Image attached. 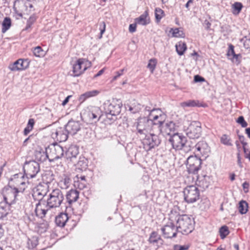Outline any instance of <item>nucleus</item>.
Masks as SVG:
<instances>
[{"label":"nucleus","instance_id":"1","mask_svg":"<svg viewBox=\"0 0 250 250\" xmlns=\"http://www.w3.org/2000/svg\"><path fill=\"white\" fill-rule=\"evenodd\" d=\"M166 115L158 108H153L150 111L148 117H140L134 124L136 128V134L140 138L156 130L157 125L159 126L165 121Z\"/></svg>","mask_w":250,"mask_h":250},{"label":"nucleus","instance_id":"2","mask_svg":"<svg viewBox=\"0 0 250 250\" xmlns=\"http://www.w3.org/2000/svg\"><path fill=\"white\" fill-rule=\"evenodd\" d=\"M64 199L62 191L59 189H55L49 194V197L45 202H38L35 211L37 216L41 218H51L56 214V208L60 207Z\"/></svg>","mask_w":250,"mask_h":250},{"label":"nucleus","instance_id":"3","mask_svg":"<svg viewBox=\"0 0 250 250\" xmlns=\"http://www.w3.org/2000/svg\"><path fill=\"white\" fill-rule=\"evenodd\" d=\"M64 155L63 147L57 144H51L46 148L45 154L40 159L42 162L47 158L49 161L52 162L62 158Z\"/></svg>","mask_w":250,"mask_h":250},{"label":"nucleus","instance_id":"4","mask_svg":"<svg viewBox=\"0 0 250 250\" xmlns=\"http://www.w3.org/2000/svg\"><path fill=\"white\" fill-rule=\"evenodd\" d=\"M176 226L178 231L188 234L194 229L193 220L187 215H179L176 219Z\"/></svg>","mask_w":250,"mask_h":250},{"label":"nucleus","instance_id":"5","mask_svg":"<svg viewBox=\"0 0 250 250\" xmlns=\"http://www.w3.org/2000/svg\"><path fill=\"white\" fill-rule=\"evenodd\" d=\"M155 130L141 138L144 148L147 151L157 146L160 144L161 141L157 134L158 133Z\"/></svg>","mask_w":250,"mask_h":250},{"label":"nucleus","instance_id":"6","mask_svg":"<svg viewBox=\"0 0 250 250\" xmlns=\"http://www.w3.org/2000/svg\"><path fill=\"white\" fill-rule=\"evenodd\" d=\"M32 4L26 0H17L14 5L15 13L20 17L22 16V14H29L33 8Z\"/></svg>","mask_w":250,"mask_h":250},{"label":"nucleus","instance_id":"7","mask_svg":"<svg viewBox=\"0 0 250 250\" xmlns=\"http://www.w3.org/2000/svg\"><path fill=\"white\" fill-rule=\"evenodd\" d=\"M20 191L17 188H12L10 186L4 187L1 190L2 198L3 199L4 202L6 203L8 205L12 204L15 200L17 194Z\"/></svg>","mask_w":250,"mask_h":250},{"label":"nucleus","instance_id":"8","mask_svg":"<svg viewBox=\"0 0 250 250\" xmlns=\"http://www.w3.org/2000/svg\"><path fill=\"white\" fill-rule=\"evenodd\" d=\"M183 192L184 199L188 203H193L199 199V190L195 186H188Z\"/></svg>","mask_w":250,"mask_h":250},{"label":"nucleus","instance_id":"9","mask_svg":"<svg viewBox=\"0 0 250 250\" xmlns=\"http://www.w3.org/2000/svg\"><path fill=\"white\" fill-rule=\"evenodd\" d=\"M90 66L91 62L83 58L79 59L73 65V76H80Z\"/></svg>","mask_w":250,"mask_h":250},{"label":"nucleus","instance_id":"10","mask_svg":"<svg viewBox=\"0 0 250 250\" xmlns=\"http://www.w3.org/2000/svg\"><path fill=\"white\" fill-rule=\"evenodd\" d=\"M24 172L27 179L35 178L40 171V166L35 161L26 162L24 166Z\"/></svg>","mask_w":250,"mask_h":250},{"label":"nucleus","instance_id":"11","mask_svg":"<svg viewBox=\"0 0 250 250\" xmlns=\"http://www.w3.org/2000/svg\"><path fill=\"white\" fill-rule=\"evenodd\" d=\"M122 104L118 101L113 100L112 102L107 101L104 104L105 113L107 115L116 116L121 112Z\"/></svg>","mask_w":250,"mask_h":250},{"label":"nucleus","instance_id":"12","mask_svg":"<svg viewBox=\"0 0 250 250\" xmlns=\"http://www.w3.org/2000/svg\"><path fill=\"white\" fill-rule=\"evenodd\" d=\"M185 132L190 139L199 138L202 133L201 123L196 121L192 122L185 130Z\"/></svg>","mask_w":250,"mask_h":250},{"label":"nucleus","instance_id":"13","mask_svg":"<svg viewBox=\"0 0 250 250\" xmlns=\"http://www.w3.org/2000/svg\"><path fill=\"white\" fill-rule=\"evenodd\" d=\"M163 122L161 125H157L156 127V132H161L164 136H171L172 134L175 133L176 130V125L174 122L172 121L167 123Z\"/></svg>","mask_w":250,"mask_h":250},{"label":"nucleus","instance_id":"14","mask_svg":"<svg viewBox=\"0 0 250 250\" xmlns=\"http://www.w3.org/2000/svg\"><path fill=\"white\" fill-rule=\"evenodd\" d=\"M169 141L174 149L181 150L186 145L187 138L179 133H174L170 136Z\"/></svg>","mask_w":250,"mask_h":250},{"label":"nucleus","instance_id":"15","mask_svg":"<svg viewBox=\"0 0 250 250\" xmlns=\"http://www.w3.org/2000/svg\"><path fill=\"white\" fill-rule=\"evenodd\" d=\"M201 163V160L197 157H188L187 160V167L188 172L196 173L200 168Z\"/></svg>","mask_w":250,"mask_h":250},{"label":"nucleus","instance_id":"16","mask_svg":"<svg viewBox=\"0 0 250 250\" xmlns=\"http://www.w3.org/2000/svg\"><path fill=\"white\" fill-rule=\"evenodd\" d=\"M163 236L166 238H172L176 236L178 231L177 226H175L173 223L168 222L161 229Z\"/></svg>","mask_w":250,"mask_h":250},{"label":"nucleus","instance_id":"17","mask_svg":"<svg viewBox=\"0 0 250 250\" xmlns=\"http://www.w3.org/2000/svg\"><path fill=\"white\" fill-rule=\"evenodd\" d=\"M48 192V186L46 185L39 184L34 189L33 193V197L39 201V202H45L42 200Z\"/></svg>","mask_w":250,"mask_h":250},{"label":"nucleus","instance_id":"18","mask_svg":"<svg viewBox=\"0 0 250 250\" xmlns=\"http://www.w3.org/2000/svg\"><path fill=\"white\" fill-rule=\"evenodd\" d=\"M68 133L65 127H59L53 130L51 133V137L60 142H65L68 138Z\"/></svg>","mask_w":250,"mask_h":250},{"label":"nucleus","instance_id":"19","mask_svg":"<svg viewBox=\"0 0 250 250\" xmlns=\"http://www.w3.org/2000/svg\"><path fill=\"white\" fill-rule=\"evenodd\" d=\"M29 65V62L27 59H20L10 64L8 68L12 71H21L26 69Z\"/></svg>","mask_w":250,"mask_h":250},{"label":"nucleus","instance_id":"20","mask_svg":"<svg viewBox=\"0 0 250 250\" xmlns=\"http://www.w3.org/2000/svg\"><path fill=\"white\" fill-rule=\"evenodd\" d=\"M85 114L89 118V121L96 122L100 118V109L96 106H89L87 107V110H85Z\"/></svg>","mask_w":250,"mask_h":250},{"label":"nucleus","instance_id":"21","mask_svg":"<svg viewBox=\"0 0 250 250\" xmlns=\"http://www.w3.org/2000/svg\"><path fill=\"white\" fill-rule=\"evenodd\" d=\"M65 128L68 134L72 135L76 134L81 129V124L79 122L69 121Z\"/></svg>","mask_w":250,"mask_h":250},{"label":"nucleus","instance_id":"22","mask_svg":"<svg viewBox=\"0 0 250 250\" xmlns=\"http://www.w3.org/2000/svg\"><path fill=\"white\" fill-rule=\"evenodd\" d=\"M79 154L78 147L76 146H71L65 152V156L67 160L75 164L76 157Z\"/></svg>","mask_w":250,"mask_h":250},{"label":"nucleus","instance_id":"23","mask_svg":"<svg viewBox=\"0 0 250 250\" xmlns=\"http://www.w3.org/2000/svg\"><path fill=\"white\" fill-rule=\"evenodd\" d=\"M24 176L21 173L15 174L11 178V181L15 183L17 186H19L18 189L20 192H23L25 189L26 183L24 181Z\"/></svg>","mask_w":250,"mask_h":250},{"label":"nucleus","instance_id":"24","mask_svg":"<svg viewBox=\"0 0 250 250\" xmlns=\"http://www.w3.org/2000/svg\"><path fill=\"white\" fill-rule=\"evenodd\" d=\"M227 55L228 59L231 60L233 63L236 64H238L239 63L240 60L239 57L240 55L235 53L234 46L232 44L229 45Z\"/></svg>","mask_w":250,"mask_h":250},{"label":"nucleus","instance_id":"25","mask_svg":"<svg viewBox=\"0 0 250 250\" xmlns=\"http://www.w3.org/2000/svg\"><path fill=\"white\" fill-rule=\"evenodd\" d=\"M195 149L196 150L198 154L205 155L209 151V147L208 144L204 141L199 142L195 146Z\"/></svg>","mask_w":250,"mask_h":250},{"label":"nucleus","instance_id":"26","mask_svg":"<svg viewBox=\"0 0 250 250\" xmlns=\"http://www.w3.org/2000/svg\"><path fill=\"white\" fill-rule=\"evenodd\" d=\"M210 179L209 176L205 175L198 177L196 181V185L203 189L208 188L210 185Z\"/></svg>","mask_w":250,"mask_h":250},{"label":"nucleus","instance_id":"27","mask_svg":"<svg viewBox=\"0 0 250 250\" xmlns=\"http://www.w3.org/2000/svg\"><path fill=\"white\" fill-rule=\"evenodd\" d=\"M79 192L76 189H71L66 194V197L67 202L71 204L75 202L79 198Z\"/></svg>","mask_w":250,"mask_h":250},{"label":"nucleus","instance_id":"28","mask_svg":"<svg viewBox=\"0 0 250 250\" xmlns=\"http://www.w3.org/2000/svg\"><path fill=\"white\" fill-rule=\"evenodd\" d=\"M135 21L137 24L145 25L149 22V18L147 10L142 14L139 17L135 19Z\"/></svg>","mask_w":250,"mask_h":250},{"label":"nucleus","instance_id":"29","mask_svg":"<svg viewBox=\"0 0 250 250\" xmlns=\"http://www.w3.org/2000/svg\"><path fill=\"white\" fill-rule=\"evenodd\" d=\"M68 220V217L67 214L61 213L56 217L55 222L58 226L63 227L65 226Z\"/></svg>","mask_w":250,"mask_h":250},{"label":"nucleus","instance_id":"30","mask_svg":"<svg viewBox=\"0 0 250 250\" xmlns=\"http://www.w3.org/2000/svg\"><path fill=\"white\" fill-rule=\"evenodd\" d=\"M99 91L97 90H93L92 91H87L81 95L79 98V101L80 103H83L87 99L97 96L99 94Z\"/></svg>","mask_w":250,"mask_h":250},{"label":"nucleus","instance_id":"31","mask_svg":"<svg viewBox=\"0 0 250 250\" xmlns=\"http://www.w3.org/2000/svg\"><path fill=\"white\" fill-rule=\"evenodd\" d=\"M9 208V205L3 201L0 202V219L7 214Z\"/></svg>","mask_w":250,"mask_h":250},{"label":"nucleus","instance_id":"32","mask_svg":"<svg viewBox=\"0 0 250 250\" xmlns=\"http://www.w3.org/2000/svg\"><path fill=\"white\" fill-rule=\"evenodd\" d=\"M176 51L180 56L183 55L187 49L186 43L179 42L175 45Z\"/></svg>","mask_w":250,"mask_h":250},{"label":"nucleus","instance_id":"33","mask_svg":"<svg viewBox=\"0 0 250 250\" xmlns=\"http://www.w3.org/2000/svg\"><path fill=\"white\" fill-rule=\"evenodd\" d=\"M59 187L62 189L67 188L70 184V179L67 176H64L59 182Z\"/></svg>","mask_w":250,"mask_h":250},{"label":"nucleus","instance_id":"34","mask_svg":"<svg viewBox=\"0 0 250 250\" xmlns=\"http://www.w3.org/2000/svg\"><path fill=\"white\" fill-rule=\"evenodd\" d=\"M86 184L87 183L86 181H79L78 175L76 176V177L74 178V187L79 188L80 189H83L84 188H85L86 187Z\"/></svg>","mask_w":250,"mask_h":250},{"label":"nucleus","instance_id":"35","mask_svg":"<svg viewBox=\"0 0 250 250\" xmlns=\"http://www.w3.org/2000/svg\"><path fill=\"white\" fill-rule=\"evenodd\" d=\"M181 106L185 107H194V106H200L199 102L195 100H189L187 102H183L181 103Z\"/></svg>","mask_w":250,"mask_h":250},{"label":"nucleus","instance_id":"36","mask_svg":"<svg viewBox=\"0 0 250 250\" xmlns=\"http://www.w3.org/2000/svg\"><path fill=\"white\" fill-rule=\"evenodd\" d=\"M161 240L160 236L155 231H153L150 235L148 241L150 243L154 244Z\"/></svg>","mask_w":250,"mask_h":250},{"label":"nucleus","instance_id":"37","mask_svg":"<svg viewBox=\"0 0 250 250\" xmlns=\"http://www.w3.org/2000/svg\"><path fill=\"white\" fill-rule=\"evenodd\" d=\"M11 26V20L10 18H4L2 23V31H6L8 30Z\"/></svg>","mask_w":250,"mask_h":250},{"label":"nucleus","instance_id":"38","mask_svg":"<svg viewBox=\"0 0 250 250\" xmlns=\"http://www.w3.org/2000/svg\"><path fill=\"white\" fill-rule=\"evenodd\" d=\"M35 124V121L33 119H30L28 120V122L27 126L24 129V134L27 135L32 129Z\"/></svg>","mask_w":250,"mask_h":250},{"label":"nucleus","instance_id":"39","mask_svg":"<svg viewBox=\"0 0 250 250\" xmlns=\"http://www.w3.org/2000/svg\"><path fill=\"white\" fill-rule=\"evenodd\" d=\"M239 211L241 214H245L248 211V204L246 201H241L239 204Z\"/></svg>","mask_w":250,"mask_h":250},{"label":"nucleus","instance_id":"40","mask_svg":"<svg viewBox=\"0 0 250 250\" xmlns=\"http://www.w3.org/2000/svg\"><path fill=\"white\" fill-rule=\"evenodd\" d=\"M243 7V5L241 3L239 2H235L232 5V8L233 9L232 13L234 14H238L242 8Z\"/></svg>","mask_w":250,"mask_h":250},{"label":"nucleus","instance_id":"41","mask_svg":"<svg viewBox=\"0 0 250 250\" xmlns=\"http://www.w3.org/2000/svg\"><path fill=\"white\" fill-rule=\"evenodd\" d=\"M164 15V12L163 10L160 8H156L155 10V16L157 22H159Z\"/></svg>","mask_w":250,"mask_h":250},{"label":"nucleus","instance_id":"42","mask_svg":"<svg viewBox=\"0 0 250 250\" xmlns=\"http://www.w3.org/2000/svg\"><path fill=\"white\" fill-rule=\"evenodd\" d=\"M157 60L154 58L151 59L149 61V62H148L147 67L148 68H149V69L150 70L151 73H153V72L155 69V67H156V66L157 64Z\"/></svg>","mask_w":250,"mask_h":250},{"label":"nucleus","instance_id":"43","mask_svg":"<svg viewBox=\"0 0 250 250\" xmlns=\"http://www.w3.org/2000/svg\"><path fill=\"white\" fill-rule=\"evenodd\" d=\"M33 53L34 55L38 57H42L44 55V52L41 48V47L38 46L34 48L33 50Z\"/></svg>","mask_w":250,"mask_h":250},{"label":"nucleus","instance_id":"44","mask_svg":"<svg viewBox=\"0 0 250 250\" xmlns=\"http://www.w3.org/2000/svg\"><path fill=\"white\" fill-rule=\"evenodd\" d=\"M36 16L35 15H33L28 19L27 22L26 26L25 28V30H32L31 28L32 24L36 21Z\"/></svg>","mask_w":250,"mask_h":250},{"label":"nucleus","instance_id":"45","mask_svg":"<svg viewBox=\"0 0 250 250\" xmlns=\"http://www.w3.org/2000/svg\"><path fill=\"white\" fill-rule=\"evenodd\" d=\"M220 237L222 239L225 238L229 233V230L228 227L226 226H222L219 229Z\"/></svg>","mask_w":250,"mask_h":250},{"label":"nucleus","instance_id":"46","mask_svg":"<svg viewBox=\"0 0 250 250\" xmlns=\"http://www.w3.org/2000/svg\"><path fill=\"white\" fill-rule=\"evenodd\" d=\"M221 142L224 145L231 146V140L226 134H224L221 138Z\"/></svg>","mask_w":250,"mask_h":250},{"label":"nucleus","instance_id":"47","mask_svg":"<svg viewBox=\"0 0 250 250\" xmlns=\"http://www.w3.org/2000/svg\"><path fill=\"white\" fill-rule=\"evenodd\" d=\"M243 42L244 45L247 48H250V33L249 32L248 35H245L243 38L241 40Z\"/></svg>","mask_w":250,"mask_h":250},{"label":"nucleus","instance_id":"48","mask_svg":"<svg viewBox=\"0 0 250 250\" xmlns=\"http://www.w3.org/2000/svg\"><path fill=\"white\" fill-rule=\"evenodd\" d=\"M141 109V105L140 104H138L137 105H135L134 106H130L129 107V110L132 113H136L138 112Z\"/></svg>","mask_w":250,"mask_h":250},{"label":"nucleus","instance_id":"49","mask_svg":"<svg viewBox=\"0 0 250 250\" xmlns=\"http://www.w3.org/2000/svg\"><path fill=\"white\" fill-rule=\"evenodd\" d=\"M237 122L238 124H240L243 127H245L248 125L247 123L245 121L243 116H240L238 118Z\"/></svg>","mask_w":250,"mask_h":250},{"label":"nucleus","instance_id":"50","mask_svg":"<svg viewBox=\"0 0 250 250\" xmlns=\"http://www.w3.org/2000/svg\"><path fill=\"white\" fill-rule=\"evenodd\" d=\"M239 139L240 142L243 145V148L244 149V153H246V146L247 145V143L245 141V138L243 136H239Z\"/></svg>","mask_w":250,"mask_h":250},{"label":"nucleus","instance_id":"51","mask_svg":"<svg viewBox=\"0 0 250 250\" xmlns=\"http://www.w3.org/2000/svg\"><path fill=\"white\" fill-rule=\"evenodd\" d=\"M124 70H125V69L124 68V69H122L119 70V71L116 72V75L113 78V80H114V81L116 80L118 78H119L121 76H122L123 74V72H124Z\"/></svg>","mask_w":250,"mask_h":250},{"label":"nucleus","instance_id":"52","mask_svg":"<svg viewBox=\"0 0 250 250\" xmlns=\"http://www.w3.org/2000/svg\"><path fill=\"white\" fill-rule=\"evenodd\" d=\"M170 37L175 38H184L185 37V35L183 32H182L181 34H180V32H172Z\"/></svg>","mask_w":250,"mask_h":250},{"label":"nucleus","instance_id":"53","mask_svg":"<svg viewBox=\"0 0 250 250\" xmlns=\"http://www.w3.org/2000/svg\"><path fill=\"white\" fill-rule=\"evenodd\" d=\"M195 82H202L205 81V79L199 75H195L194 77Z\"/></svg>","mask_w":250,"mask_h":250},{"label":"nucleus","instance_id":"54","mask_svg":"<svg viewBox=\"0 0 250 250\" xmlns=\"http://www.w3.org/2000/svg\"><path fill=\"white\" fill-rule=\"evenodd\" d=\"M188 246H180V245H176L174 247L175 250H186L188 249Z\"/></svg>","mask_w":250,"mask_h":250},{"label":"nucleus","instance_id":"55","mask_svg":"<svg viewBox=\"0 0 250 250\" xmlns=\"http://www.w3.org/2000/svg\"><path fill=\"white\" fill-rule=\"evenodd\" d=\"M237 158L238 165H239V166L240 167H242L243 165H242V163L241 160V156H240V154L239 153V152H237Z\"/></svg>","mask_w":250,"mask_h":250},{"label":"nucleus","instance_id":"56","mask_svg":"<svg viewBox=\"0 0 250 250\" xmlns=\"http://www.w3.org/2000/svg\"><path fill=\"white\" fill-rule=\"evenodd\" d=\"M137 24L135 21V23L130 24L129 30V31H135L136 28V25Z\"/></svg>","mask_w":250,"mask_h":250},{"label":"nucleus","instance_id":"57","mask_svg":"<svg viewBox=\"0 0 250 250\" xmlns=\"http://www.w3.org/2000/svg\"><path fill=\"white\" fill-rule=\"evenodd\" d=\"M43 154H45L44 152H42V153L41 152H38L36 153V158L37 159H38L39 161H40V158H42V155H43Z\"/></svg>","mask_w":250,"mask_h":250},{"label":"nucleus","instance_id":"58","mask_svg":"<svg viewBox=\"0 0 250 250\" xmlns=\"http://www.w3.org/2000/svg\"><path fill=\"white\" fill-rule=\"evenodd\" d=\"M71 95H69L64 99V100L62 103V105L63 106H64L68 102L70 98L71 97Z\"/></svg>","mask_w":250,"mask_h":250},{"label":"nucleus","instance_id":"59","mask_svg":"<svg viewBox=\"0 0 250 250\" xmlns=\"http://www.w3.org/2000/svg\"><path fill=\"white\" fill-rule=\"evenodd\" d=\"M100 31H105V24L104 22H103L102 23V24L101 25V27L100 28Z\"/></svg>","mask_w":250,"mask_h":250},{"label":"nucleus","instance_id":"60","mask_svg":"<svg viewBox=\"0 0 250 250\" xmlns=\"http://www.w3.org/2000/svg\"><path fill=\"white\" fill-rule=\"evenodd\" d=\"M83 161L84 160L83 159V160H80L79 161V162H78V165H80V166H83V167H85L87 166L86 164H85V163H84L83 162Z\"/></svg>","mask_w":250,"mask_h":250},{"label":"nucleus","instance_id":"61","mask_svg":"<svg viewBox=\"0 0 250 250\" xmlns=\"http://www.w3.org/2000/svg\"><path fill=\"white\" fill-rule=\"evenodd\" d=\"M235 144L237 147V149L238 150V152L240 153L241 151V145L238 141H236L235 142Z\"/></svg>","mask_w":250,"mask_h":250},{"label":"nucleus","instance_id":"62","mask_svg":"<svg viewBox=\"0 0 250 250\" xmlns=\"http://www.w3.org/2000/svg\"><path fill=\"white\" fill-rule=\"evenodd\" d=\"M32 135H30L27 138H26L24 141V142H23V146H25L27 145V142L29 140V139H30L31 137H32Z\"/></svg>","mask_w":250,"mask_h":250},{"label":"nucleus","instance_id":"63","mask_svg":"<svg viewBox=\"0 0 250 250\" xmlns=\"http://www.w3.org/2000/svg\"><path fill=\"white\" fill-rule=\"evenodd\" d=\"M249 184L248 183L245 182L243 184V188L244 189L248 188Z\"/></svg>","mask_w":250,"mask_h":250},{"label":"nucleus","instance_id":"64","mask_svg":"<svg viewBox=\"0 0 250 250\" xmlns=\"http://www.w3.org/2000/svg\"><path fill=\"white\" fill-rule=\"evenodd\" d=\"M246 133L247 134L248 137L250 139V128L246 129Z\"/></svg>","mask_w":250,"mask_h":250}]
</instances>
